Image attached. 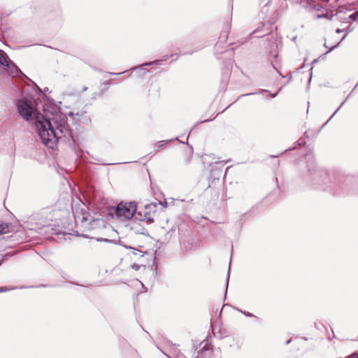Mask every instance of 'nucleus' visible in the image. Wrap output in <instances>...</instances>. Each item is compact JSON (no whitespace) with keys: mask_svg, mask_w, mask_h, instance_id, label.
<instances>
[{"mask_svg":"<svg viewBox=\"0 0 358 358\" xmlns=\"http://www.w3.org/2000/svg\"><path fill=\"white\" fill-rule=\"evenodd\" d=\"M17 108L20 116L24 120H35L36 131L46 145L52 147L58 139L71 136L66 118L62 114H56L52 119L46 118L37 112L31 100L24 99L17 102Z\"/></svg>","mask_w":358,"mask_h":358,"instance_id":"obj_1","label":"nucleus"},{"mask_svg":"<svg viewBox=\"0 0 358 358\" xmlns=\"http://www.w3.org/2000/svg\"><path fill=\"white\" fill-rule=\"evenodd\" d=\"M136 209L135 202H121L116 208V215L118 217L129 220L133 217Z\"/></svg>","mask_w":358,"mask_h":358,"instance_id":"obj_2","label":"nucleus"},{"mask_svg":"<svg viewBox=\"0 0 358 358\" xmlns=\"http://www.w3.org/2000/svg\"><path fill=\"white\" fill-rule=\"evenodd\" d=\"M3 69L11 76H18L21 72L17 66L12 62L10 60L8 63V65H6V67Z\"/></svg>","mask_w":358,"mask_h":358,"instance_id":"obj_3","label":"nucleus"},{"mask_svg":"<svg viewBox=\"0 0 358 358\" xmlns=\"http://www.w3.org/2000/svg\"><path fill=\"white\" fill-rule=\"evenodd\" d=\"M10 59L7 55L1 50H0V65L3 68L6 65H8Z\"/></svg>","mask_w":358,"mask_h":358,"instance_id":"obj_4","label":"nucleus"},{"mask_svg":"<svg viewBox=\"0 0 358 358\" xmlns=\"http://www.w3.org/2000/svg\"><path fill=\"white\" fill-rule=\"evenodd\" d=\"M317 18H321V17H327V15L325 14V15H317Z\"/></svg>","mask_w":358,"mask_h":358,"instance_id":"obj_5","label":"nucleus"},{"mask_svg":"<svg viewBox=\"0 0 358 358\" xmlns=\"http://www.w3.org/2000/svg\"><path fill=\"white\" fill-rule=\"evenodd\" d=\"M6 290H8V289L5 287H0V292H5Z\"/></svg>","mask_w":358,"mask_h":358,"instance_id":"obj_6","label":"nucleus"},{"mask_svg":"<svg viewBox=\"0 0 358 358\" xmlns=\"http://www.w3.org/2000/svg\"><path fill=\"white\" fill-rule=\"evenodd\" d=\"M336 32H337V33H341V30L340 29H336Z\"/></svg>","mask_w":358,"mask_h":358,"instance_id":"obj_7","label":"nucleus"},{"mask_svg":"<svg viewBox=\"0 0 358 358\" xmlns=\"http://www.w3.org/2000/svg\"><path fill=\"white\" fill-rule=\"evenodd\" d=\"M133 268H134L135 269H138V266H134Z\"/></svg>","mask_w":358,"mask_h":358,"instance_id":"obj_8","label":"nucleus"},{"mask_svg":"<svg viewBox=\"0 0 358 358\" xmlns=\"http://www.w3.org/2000/svg\"><path fill=\"white\" fill-rule=\"evenodd\" d=\"M355 15H357V17H358V11L355 13Z\"/></svg>","mask_w":358,"mask_h":358,"instance_id":"obj_9","label":"nucleus"},{"mask_svg":"<svg viewBox=\"0 0 358 358\" xmlns=\"http://www.w3.org/2000/svg\"><path fill=\"white\" fill-rule=\"evenodd\" d=\"M357 358H358V355H357Z\"/></svg>","mask_w":358,"mask_h":358,"instance_id":"obj_10","label":"nucleus"}]
</instances>
